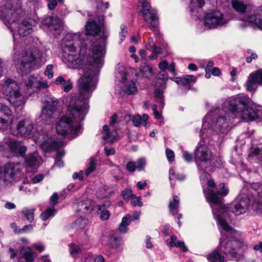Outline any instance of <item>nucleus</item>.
<instances>
[{
  "instance_id": "obj_34",
  "label": "nucleus",
  "mask_w": 262,
  "mask_h": 262,
  "mask_svg": "<svg viewBox=\"0 0 262 262\" xmlns=\"http://www.w3.org/2000/svg\"><path fill=\"white\" fill-rule=\"evenodd\" d=\"M35 209L33 208L25 207L21 211V213L26 217L28 221L32 223L34 220Z\"/></svg>"
},
{
  "instance_id": "obj_25",
  "label": "nucleus",
  "mask_w": 262,
  "mask_h": 262,
  "mask_svg": "<svg viewBox=\"0 0 262 262\" xmlns=\"http://www.w3.org/2000/svg\"><path fill=\"white\" fill-rule=\"evenodd\" d=\"M77 211L86 214L91 213L93 210V202L90 200L81 201L77 203Z\"/></svg>"
},
{
  "instance_id": "obj_33",
  "label": "nucleus",
  "mask_w": 262,
  "mask_h": 262,
  "mask_svg": "<svg viewBox=\"0 0 262 262\" xmlns=\"http://www.w3.org/2000/svg\"><path fill=\"white\" fill-rule=\"evenodd\" d=\"M246 20L254 24L257 27L262 30V18H260L259 15H250L247 16Z\"/></svg>"
},
{
  "instance_id": "obj_38",
  "label": "nucleus",
  "mask_w": 262,
  "mask_h": 262,
  "mask_svg": "<svg viewBox=\"0 0 262 262\" xmlns=\"http://www.w3.org/2000/svg\"><path fill=\"white\" fill-rule=\"evenodd\" d=\"M121 238L119 236H111L109 239V244L115 249H118L120 247Z\"/></svg>"
},
{
  "instance_id": "obj_53",
  "label": "nucleus",
  "mask_w": 262,
  "mask_h": 262,
  "mask_svg": "<svg viewBox=\"0 0 262 262\" xmlns=\"http://www.w3.org/2000/svg\"><path fill=\"white\" fill-rule=\"evenodd\" d=\"M126 169L130 172H134L136 170V163L135 162L129 161L126 165Z\"/></svg>"
},
{
  "instance_id": "obj_14",
  "label": "nucleus",
  "mask_w": 262,
  "mask_h": 262,
  "mask_svg": "<svg viewBox=\"0 0 262 262\" xmlns=\"http://www.w3.org/2000/svg\"><path fill=\"white\" fill-rule=\"evenodd\" d=\"M227 21L219 11H211L204 16V25L208 29H215L227 25Z\"/></svg>"
},
{
  "instance_id": "obj_10",
  "label": "nucleus",
  "mask_w": 262,
  "mask_h": 262,
  "mask_svg": "<svg viewBox=\"0 0 262 262\" xmlns=\"http://www.w3.org/2000/svg\"><path fill=\"white\" fill-rule=\"evenodd\" d=\"M247 249L244 235L230 227V257L236 262H256L245 255Z\"/></svg>"
},
{
  "instance_id": "obj_4",
  "label": "nucleus",
  "mask_w": 262,
  "mask_h": 262,
  "mask_svg": "<svg viewBox=\"0 0 262 262\" xmlns=\"http://www.w3.org/2000/svg\"><path fill=\"white\" fill-rule=\"evenodd\" d=\"M221 190L216 192L214 190L207 188L204 189L206 199L212 208V212L217 221L219 229L221 234L220 241L219 251H214L208 256V259L212 262L218 260L219 262H224L225 257L221 255L222 253L228 255L229 254V226L227 220L229 218V210L225 205L223 204V199L219 195L226 196L228 193V189L225 188V184L221 183L219 185Z\"/></svg>"
},
{
  "instance_id": "obj_63",
  "label": "nucleus",
  "mask_w": 262,
  "mask_h": 262,
  "mask_svg": "<svg viewBox=\"0 0 262 262\" xmlns=\"http://www.w3.org/2000/svg\"><path fill=\"white\" fill-rule=\"evenodd\" d=\"M248 53H251V55L250 56L247 57L246 58V60L247 62L250 63V62H252L253 59H256L257 58V54H255V53H252L251 52V50H249L248 51Z\"/></svg>"
},
{
  "instance_id": "obj_64",
  "label": "nucleus",
  "mask_w": 262,
  "mask_h": 262,
  "mask_svg": "<svg viewBox=\"0 0 262 262\" xmlns=\"http://www.w3.org/2000/svg\"><path fill=\"white\" fill-rule=\"evenodd\" d=\"M54 82H71V79L68 78L66 76H59Z\"/></svg>"
},
{
  "instance_id": "obj_22",
  "label": "nucleus",
  "mask_w": 262,
  "mask_h": 262,
  "mask_svg": "<svg viewBox=\"0 0 262 262\" xmlns=\"http://www.w3.org/2000/svg\"><path fill=\"white\" fill-rule=\"evenodd\" d=\"M85 27V36L92 35L96 36L98 35L101 30V27L99 24L95 20H89L86 22Z\"/></svg>"
},
{
  "instance_id": "obj_8",
  "label": "nucleus",
  "mask_w": 262,
  "mask_h": 262,
  "mask_svg": "<svg viewBox=\"0 0 262 262\" xmlns=\"http://www.w3.org/2000/svg\"><path fill=\"white\" fill-rule=\"evenodd\" d=\"M4 83L2 91L9 102L16 107L25 103V97L19 92L20 87H23L26 97L34 93H38L48 87V83Z\"/></svg>"
},
{
  "instance_id": "obj_3",
  "label": "nucleus",
  "mask_w": 262,
  "mask_h": 262,
  "mask_svg": "<svg viewBox=\"0 0 262 262\" xmlns=\"http://www.w3.org/2000/svg\"><path fill=\"white\" fill-rule=\"evenodd\" d=\"M79 93L71 95L67 103L70 117L63 116L56 124L58 134L66 136L71 134L76 137L81 133V122L88 113L89 105V99L93 91L96 89V83H79Z\"/></svg>"
},
{
  "instance_id": "obj_15",
  "label": "nucleus",
  "mask_w": 262,
  "mask_h": 262,
  "mask_svg": "<svg viewBox=\"0 0 262 262\" xmlns=\"http://www.w3.org/2000/svg\"><path fill=\"white\" fill-rule=\"evenodd\" d=\"M142 6V14L144 20L150 24L151 28H156L159 25V18L157 10L150 6V4L145 0H139Z\"/></svg>"
},
{
  "instance_id": "obj_42",
  "label": "nucleus",
  "mask_w": 262,
  "mask_h": 262,
  "mask_svg": "<svg viewBox=\"0 0 262 262\" xmlns=\"http://www.w3.org/2000/svg\"><path fill=\"white\" fill-rule=\"evenodd\" d=\"M64 154V153L63 151H57V157L55 160L54 165H53L52 167V169H53L55 166H57L59 168L63 166V162L60 157L63 156Z\"/></svg>"
},
{
  "instance_id": "obj_23",
  "label": "nucleus",
  "mask_w": 262,
  "mask_h": 262,
  "mask_svg": "<svg viewBox=\"0 0 262 262\" xmlns=\"http://www.w3.org/2000/svg\"><path fill=\"white\" fill-rule=\"evenodd\" d=\"M248 160L251 163L262 165V150L260 148H252L248 156Z\"/></svg>"
},
{
  "instance_id": "obj_37",
  "label": "nucleus",
  "mask_w": 262,
  "mask_h": 262,
  "mask_svg": "<svg viewBox=\"0 0 262 262\" xmlns=\"http://www.w3.org/2000/svg\"><path fill=\"white\" fill-rule=\"evenodd\" d=\"M170 80L174 82H195L196 79L193 75H188L183 76L182 77H173Z\"/></svg>"
},
{
  "instance_id": "obj_57",
  "label": "nucleus",
  "mask_w": 262,
  "mask_h": 262,
  "mask_svg": "<svg viewBox=\"0 0 262 262\" xmlns=\"http://www.w3.org/2000/svg\"><path fill=\"white\" fill-rule=\"evenodd\" d=\"M160 49L158 48L156 45H154V50H152V52L151 54L149 56L150 60H154L157 58L158 53H160Z\"/></svg>"
},
{
  "instance_id": "obj_18",
  "label": "nucleus",
  "mask_w": 262,
  "mask_h": 262,
  "mask_svg": "<svg viewBox=\"0 0 262 262\" xmlns=\"http://www.w3.org/2000/svg\"><path fill=\"white\" fill-rule=\"evenodd\" d=\"M12 119V112L10 108L0 103V129L7 128L10 120Z\"/></svg>"
},
{
  "instance_id": "obj_61",
  "label": "nucleus",
  "mask_w": 262,
  "mask_h": 262,
  "mask_svg": "<svg viewBox=\"0 0 262 262\" xmlns=\"http://www.w3.org/2000/svg\"><path fill=\"white\" fill-rule=\"evenodd\" d=\"M49 3L48 4V8L51 10H54L55 7L57 5V2L56 0H48Z\"/></svg>"
},
{
  "instance_id": "obj_50",
  "label": "nucleus",
  "mask_w": 262,
  "mask_h": 262,
  "mask_svg": "<svg viewBox=\"0 0 262 262\" xmlns=\"http://www.w3.org/2000/svg\"><path fill=\"white\" fill-rule=\"evenodd\" d=\"M178 84V88L182 92L185 93L189 90L193 89L191 88V83H177Z\"/></svg>"
},
{
  "instance_id": "obj_6",
  "label": "nucleus",
  "mask_w": 262,
  "mask_h": 262,
  "mask_svg": "<svg viewBox=\"0 0 262 262\" xmlns=\"http://www.w3.org/2000/svg\"><path fill=\"white\" fill-rule=\"evenodd\" d=\"M39 167L38 155L30 153L25 157L23 165L19 163L8 162L0 167V186L5 187L8 184L19 181L24 172L35 171Z\"/></svg>"
},
{
  "instance_id": "obj_55",
  "label": "nucleus",
  "mask_w": 262,
  "mask_h": 262,
  "mask_svg": "<svg viewBox=\"0 0 262 262\" xmlns=\"http://www.w3.org/2000/svg\"><path fill=\"white\" fill-rule=\"evenodd\" d=\"M132 121L136 126L142 124V117L139 115H136L133 117Z\"/></svg>"
},
{
  "instance_id": "obj_29",
  "label": "nucleus",
  "mask_w": 262,
  "mask_h": 262,
  "mask_svg": "<svg viewBox=\"0 0 262 262\" xmlns=\"http://www.w3.org/2000/svg\"><path fill=\"white\" fill-rule=\"evenodd\" d=\"M96 159L94 157H91L89 160V162L86 165V168L84 170V175L88 177L96 169Z\"/></svg>"
},
{
  "instance_id": "obj_39",
  "label": "nucleus",
  "mask_w": 262,
  "mask_h": 262,
  "mask_svg": "<svg viewBox=\"0 0 262 262\" xmlns=\"http://www.w3.org/2000/svg\"><path fill=\"white\" fill-rule=\"evenodd\" d=\"M104 205H98V210L101 211L100 218L102 221H105L108 219L110 216V213L108 211L104 209Z\"/></svg>"
},
{
  "instance_id": "obj_2",
  "label": "nucleus",
  "mask_w": 262,
  "mask_h": 262,
  "mask_svg": "<svg viewBox=\"0 0 262 262\" xmlns=\"http://www.w3.org/2000/svg\"><path fill=\"white\" fill-rule=\"evenodd\" d=\"M229 132V101L226 99L220 107L210 110L205 116L201 132V144L194 150L195 160L200 171L207 168V163L211 161L213 154L206 145H213L219 138V135H225Z\"/></svg>"
},
{
  "instance_id": "obj_51",
  "label": "nucleus",
  "mask_w": 262,
  "mask_h": 262,
  "mask_svg": "<svg viewBox=\"0 0 262 262\" xmlns=\"http://www.w3.org/2000/svg\"><path fill=\"white\" fill-rule=\"evenodd\" d=\"M172 247L179 248L182 251L184 252L188 251V248L183 241H177L174 244L172 245Z\"/></svg>"
},
{
  "instance_id": "obj_17",
  "label": "nucleus",
  "mask_w": 262,
  "mask_h": 262,
  "mask_svg": "<svg viewBox=\"0 0 262 262\" xmlns=\"http://www.w3.org/2000/svg\"><path fill=\"white\" fill-rule=\"evenodd\" d=\"M33 129L34 124L31 121L23 120L17 123H12L10 132L15 136H28L31 134Z\"/></svg>"
},
{
  "instance_id": "obj_9",
  "label": "nucleus",
  "mask_w": 262,
  "mask_h": 262,
  "mask_svg": "<svg viewBox=\"0 0 262 262\" xmlns=\"http://www.w3.org/2000/svg\"><path fill=\"white\" fill-rule=\"evenodd\" d=\"M261 115V111L253 106V101L247 95H237L230 100V118L250 122L262 118Z\"/></svg>"
},
{
  "instance_id": "obj_59",
  "label": "nucleus",
  "mask_w": 262,
  "mask_h": 262,
  "mask_svg": "<svg viewBox=\"0 0 262 262\" xmlns=\"http://www.w3.org/2000/svg\"><path fill=\"white\" fill-rule=\"evenodd\" d=\"M182 157L187 162H191L193 160L192 155L188 151H184Z\"/></svg>"
},
{
  "instance_id": "obj_49",
  "label": "nucleus",
  "mask_w": 262,
  "mask_h": 262,
  "mask_svg": "<svg viewBox=\"0 0 262 262\" xmlns=\"http://www.w3.org/2000/svg\"><path fill=\"white\" fill-rule=\"evenodd\" d=\"M121 31L119 32L120 36V43H121L126 37L127 34V27L124 24L120 26Z\"/></svg>"
},
{
  "instance_id": "obj_52",
  "label": "nucleus",
  "mask_w": 262,
  "mask_h": 262,
  "mask_svg": "<svg viewBox=\"0 0 262 262\" xmlns=\"http://www.w3.org/2000/svg\"><path fill=\"white\" fill-rule=\"evenodd\" d=\"M257 83H246L245 86L247 91L254 93L257 88Z\"/></svg>"
},
{
  "instance_id": "obj_24",
  "label": "nucleus",
  "mask_w": 262,
  "mask_h": 262,
  "mask_svg": "<svg viewBox=\"0 0 262 262\" xmlns=\"http://www.w3.org/2000/svg\"><path fill=\"white\" fill-rule=\"evenodd\" d=\"M127 71L128 69L125 68L123 63H118L115 67V82H125Z\"/></svg>"
},
{
  "instance_id": "obj_44",
  "label": "nucleus",
  "mask_w": 262,
  "mask_h": 262,
  "mask_svg": "<svg viewBox=\"0 0 262 262\" xmlns=\"http://www.w3.org/2000/svg\"><path fill=\"white\" fill-rule=\"evenodd\" d=\"M136 169L139 171H143L146 164V160L144 158L138 159L137 160Z\"/></svg>"
},
{
  "instance_id": "obj_54",
  "label": "nucleus",
  "mask_w": 262,
  "mask_h": 262,
  "mask_svg": "<svg viewBox=\"0 0 262 262\" xmlns=\"http://www.w3.org/2000/svg\"><path fill=\"white\" fill-rule=\"evenodd\" d=\"M53 66L52 64H49L46 67L44 74L46 76H48L49 79H51L53 77Z\"/></svg>"
},
{
  "instance_id": "obj_32",
  "label": "nucleus",
  "mask_w": 262,
  "mask_h": 262,
  "mask_svg": "<svg viewBox=\"0 0 262 262\" xmlns=\"http://www.w3.org/2000/svg\"><path fill=\"white\" fill-rule=\"evenodd\" d=\"M247 82H262V69L252 72Z\"/></svg>"
},
{
  "instance_id": "obj_48",
  "label": "nucleus",
  "mask_w": 262,
  "mask_h": 262,
  "mask_svg": "<svg viewBox=\"0 0 262 262\" xmlns=\"http://www.w3.org/2000/svg\"><path fill=\"white\" fill-rule=\"evenodd\" d=\"M130 200V204L132 206L138 207H142L143 206V203L140 196H137L135 195Z\"/></svg>"
},
{
  "instance_id": "obj_1",
  "label": "nucleus",
  "mask_w": 262,
  "mask_h": 262,
  "mask_svg": "<svg viewBox=\"0 0 262 262\" xmlns=\"http://www.w3.org/2000/svg\"><path fill=\"white\" fill-rule=\"evenodd\" d=\"M68 42L63 47L62 60L70 68L82 69V75L77 82H97L99 71L103 64L106 41L91 44L88 38L79 33H68L64 37Z\"/></svg>"
},
{
  "instance_id": "obj_35",
  "label": "nucleus",
  "mask_w": 262,
  "mask_h": 262,
  "mask_svg": "<svg viewBox=\"0 0 262 262\" xmlns=\"http://www.w3.org/2000/svg\"><path fill=\"white\" fill-rule=\"evenodd\" d=\"M180 198L177 195H173L172 201L170 202L168 207L171 212H172L173 215L177 213L179 206Z\"/></svg>"
},
{
  "instance_id": "obj_13",
  "label": "nucleus",
  "mask_w": 262,
  "mask_h": 262,
  "mask_svg": "<svg viewBox=\"0 0 262 262\" xmlns=\"http://www.w3.org/2000/svg\"><path fill=\"white\" fill-rule=\"evenodd\" d=\"M58 107V101L56 98L51 96L47 97L40 116L42 123L50 124L54 119L58 117L60 113Z\"/></svg>"
},
{
  "instance_id": "obj_26",
  "label": "nucleus",
  "mask_w": 262,
  "mask_h": 262,
  "mask_svg": "<svg viewBox=\"0 0 262 262\" xmlns=\"http://www.w3.org/2000/svg\"><path fill=\"white\" fill-rule=\"evenodd\" d=\"M126 77L125 82H136L140 77V74L137 69L129 68L128 69Z\"/></svg>"
},
{
  "instance_id": "obj_45",
  "label": "nucleus",
  "mask_w": 262,
  "mask_h": 262,
  "mask_svg": "<svg viewBox=\"0 0 262 262\" xmlns=\"http://www.w3.org/2000/svg\"><path fill=\"white\" fill-rule=\"evenodd\" d=\"M55 210L53 209H47L45 211L42 212L40 217L42 221L47 220L50 216L54 215Z\"/></svg>"
},
{
  "instance_id": "obj_30",
  "label": "nucleus",
  "mask_w": 262,
  "mask_h": 262,
  "mask_svg": "<svg viewBox=\"0 0 262 262\" xmlns=\"http://www.w3.org/2000/svg\"><path fill=\"white\" fill-rule=\"evenodd\" d=\"M21 254L26 262H33V253L30 247H24L20 250Z\"/></svg>"
},
{
  "instance_id": "obj_41",
  "label": "nucleus",
  "mask_w": 262,
  "mask_h": 262,
  "mask_svg": "<svg viewBox=\"0 0 262 262\" xmlns=\"http://www.w3.org/2000/svg\"><path fill=\"white\" fill-rule=\"evenodd\" d=\"M117 136V132L116 130H112V132H108L105 133L103 136V139L106 142H113L116 139Z\"/></svg>"
},
{
  "instance_id": "obj_27",
  "label": "nucleus",
  "mask_w": 262,
  "mask_h": 262,
  "mask_svg": "<svg viewBox=\"0 0 262 262\" xmlns=\"http://www.w3.org/2000/svg\"><path fill=\"white\" fill-rule=\"evenodd\" d=\"M140 70L142 75L147 78H150L153 76L152 68L146 62H142L140 67Z\"/></svg>"
},
{
  "instance_id": "obj_40",
  "label": "nucleus",
  "mask_w": 262,
  "mask_h": 262,
  "mask_svg": "<svg viewBox=\"0 0 262 262\" xmlns=\"http://www.w3.org/2000/svg\"><path fill=\"white\" fill-rule=\"evenodd\" d=\"M88 223V220L84 217H80L75 220L74 224L77 228L83 229Z\"/></svg>"
},
{
  "instance_id": "obj_36",
  "label": "nucleus",
  "mask_w": 262,
  "mask_h": 262,
  "mask_svg": "<svg viewBox=\"0 0 262 262\" xmlns=\"http://www.w3.org/2000/svg\"><path fill=\"white\" fill-rule=\"evenodd\" d=\"M123 91L128 95H132L137 93L138 89L136 83H125Z\"/></svg>"
},
{
  "instance_id": "obj_58",
  "label": "nucleus",
  "mask_w": 262,
  "mask_h": 262,
  "mask_svg": "<svg viewBox=\"0 0 262 262\" xmlns=\"http://www.w3.org/2000/svg\"><path fill=\"white\" fill-rule=\"evenodd\" d=\"M33 225L29 224L24 226L22 228L19 229V232L22 233H27L31 231L33 229Z\"/></svg>"
},
{
  "instance_id": "obj_11",
  "label": "nucleus",
  "mask_w": 262,
  "mask_h": 262,
  "mask_svg": "<svg viewBox=\"0 0 262 262\" xmlns=\"http://www.w3.org/2000/svg\"><path fill=\"white\" fill-rule=\"evenodd\" d=\"M20 0L7 1L0 8V17L7 26L19 20L23 15Z\"/></svg>"
},
{
  "instance_id": "obj_16",
  "label": "nucleus",
  "mask_w": 262,
  "mask_h": 262,
  "mask_svg": "<svg viewBox=\"0 0 262 262\" xmlns=\"http://www.w3.org/2000/svg\"><path fill=\"white\" fill-rule=\"evenodd\" d=\"M36 143L46 152H51L59 148L62 143L49 136L48 134L39 133L37 138H35Z\"/></svg>"
},
{
  "instance_id": "obj_56",
  "label": "nucleus",
  "mask_w": 262,
  "mask_h": 262,
  "mask_svg": "<svg viewBox=\"0 0 262 262\" xmlns=\"http://www.w3.org/2000/svg\"><path fill=\"white\" fill-rule=\"evenodd\" d=\"M166 155L169 162H171L174 160V154L172 150L167 148L166 149Z\"/></svg>"
},
{
  "instance_id": "obj_46",
  "label": "nucleus",
  "mask_w": 262,
  "mask_h": 262,
  "mask_svg": "<svg viewBox=\"0 0 262 262\" xmlns=\"http://www.w3.org/2000/svg\"><path fill=\"white\" fill-rule=\"evenodd\" d=\"M105 164L106 165H109L111 167H116V168L113 170V171L114 172V173H113V174L114 175V177L117 180H118V178L117 176H116V174H119L121 172L119 166L115 165L113 162H112L110 160H107L106 161V163Z\"/></svg>"
},
{
  "instance_id": "obj_21",
  "label": "nucleus",
  "mask_w": 262,
  "mask_h": 262,
  "mask_svg": "<svg viewBox=\"0 0 262 262\" xmlns=\"http://www.w3.org/2000/svg\"><path fill=\"white\" fill-rule=\"evenodd\" d=\"M166 83H156L154 91V98L157 103L160 104V109L162 110L164 107V92L166 89Z\"/></svg>"
},
{
  "instance_id": "obj_62",
  "label": "nucleus",
  "mask_w": 262,
  "mask_h": 262,
  "mask_svg": "<svg viewBox=\"0 0 262 262\" xmlns=\"http://www.w3.org/2000/svg\"><path fill=\"white\" fill-rule=\"evenodd\" d=\"M104 152L106 156H109L111 155H113L115 153V150L113 148H110L105 146L104 147Z\"/></svg>"
},
{
  "instance_id": "obj_47",
  "label": "nucleus",
  "mask_w": 262,
  "mask_h": 262,
  "mask_svg": "<svg viewBox=\"0 0 262 262\" xmlns=\"http://www.w3.org/2000/svg\"><path fill=\"white\" fill-rule=\"evenodd\" d=\"M122 196L125 200L131 199L135 194L133 193V190L129 188H125L122 192Z\"/></svg>"
},
{
  "instance_id": "obj_7",
  "label": "nucleus",
  "mask_w": 262,
  "mask_h": 262,
  "mask_svg": "<svg viewBox=\"0 0 262 262\" xmlns=\"http://www.w3.org/2000/svg\"><path fill=\"white\" fill-rule=\"evenodd\" d=\"M251 203L255 205L257 211L262 212V184L254 183L244 186L234 202L232 212L236 215L243 214L246 212Z\"/></svg>"
},
{
  "instance_id": "obj_12",
  "label": "nucleus",
  "mask_w": 262,
  "mask_h": 262,
  "mask_svg": "<svg viewBox=\"0 0 262 262\" xmlns=\"http://www.w3.org/2000/svg\"><path fill=\"white\" fill-rule=\"evenodd\" d=\"M27 147L20 141L9 137H5L0 144V156L9 157V152L16 157H24Z\"/></svg>"
},
{
  "instance_id": "obj_20",
  "label": "nucleus",
  "mask_w": 262,
  "mask_h": 262,
  "mask_svg": "<svg viewBox=\"0 0 262 262\" xmlns=\"http://www.w3.org/2000/svg\"><path fill=\"white\" fill-rule=\"evenodd\" d=\"M36 21L32 18L24 19L19 24L17 30L18 35L20 37L26 36L33 31V27L35 26Z\"/></svg>"
},
{
  "instance_id": "obj_19",
  "label": "nucleus",
  "mask_w": 262,
  "mask_h": 262,
  "mask_svg": "<svg viewBox=\"0 0 262 262\" xmlns=\"http://www.w3.org/2000/svg\"><path fill=\"white\" fill-rule=\"evenodd\" d=\"M42 24L47 27L49 31H55L58 33L62 26V22L57 16H48L44 18Z\"/></svg>"
},
{
  "instance_id": "obj_60",
  "label": "nucleus",
  "mask_w": 262,
  "mask_h": 262,
  "mask_svg": "<svg viewBox=\"0 0 262 262\" xmlns=\"http://www.w3.org/2000/svg\"><path fill=\"white\" fill-rule=\"evenodd\" d=\"M44 178V176L42 174H39L34 176L32 178V182L33 183H37L42 181Z\"/></svg>"
},
{
  "instance_id": "obj_43",
  "label": "nucleus",
  "mask_w": 262,
  "mask_h": 262,
  "mask_svg": "<svg viewBox=\"0 0 262 262\" xmlns=\"http://www.w3.org/2000/svg\"><path fill=\"white\" fill-rule=\"evenodd\" d=\"M81 251V248L79 246L75 245L73 244L70 245V253L72 256H76Z\"/></svg>"
},
{
  "instance_id": "obj_5",
  "label": "nucleus",
  "mask_w": 262,
  "mask_h": 262,
  "mask_svg": "<svg viewBox=\"0 0 262 262\" xmlns=\"http://www.w3.org/2000/svg\"><path fill=\"white\" fill-rule=\"evenodd\" d=\"M41 42L37 38H33L28 49L23 50L14 45L12 51L13 61L17 66L19 72L27 74L36 68H39L42 61Z\"/></svg>"
},
{
  "instance_id": "obj_31",
  "label": "nucleus",
  "mask_w": 262,
  "mask_h": 262,
  "mask_svg": "<svg viewBox=\"0 0 262 262\" xmlns=\"http://www.w3.org/2000/svg\"><path fill=\"white\" fill-rule=\"evenodd\" d=\"M233 8L239 13H243L247 9V6L241 0H232Z\"/></svg>"
},
{
  "instance_id": "obj_28",
  "label": "nucleus",
  "mask_w": 262,
  "mask_h": 262,
  "mask_svg": "<svg viewBox=\"0 0 262 262\" xmlns=\"http://www.w3.org/2000/svg\"><path fill=\"white\" fill-rule=\"evenodd\" d=\"M131 215L129 214L126 215L125 216L123 217L122 219L121 223L119 226V231L123 233H126L128 230L127 226L130 223Z\"/></svg>"
}]
</instances>
